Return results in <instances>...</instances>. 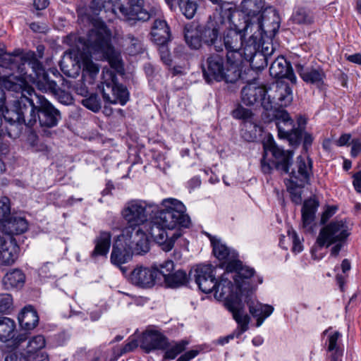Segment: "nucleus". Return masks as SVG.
<instances>
[{
	"instance_id": "nucleus-1",
	"label": "nucleus",
	"mask_w": 361,
	"mask_h": 361,
	"mask_svg": "<svg viewBox=\"0 0 361 361\" xmlns=\"http://www.w3.org/2000/svg\"><path fill=\"white\" fill-rule=\"evenodd\" d=\"M151 207L140 200L127 202L121 211V216L126 223L122 233L135 239L139 238L142 248L146 247V241H149L147 235H150L164 251L169 252L182 235L181 229L189 228L191 224L186 207L177 199H164L161 203V209L148 221L147 209Z\"/></svg>"
},
{
	"instance_id": "nucleus-2",
	"label": "nucleus",
	"mask_w": 361,
	"mask_h": 361,
	"mask_svg": "<svg viewBox=\"0 0 361 361\" xmlns=\"http://www.w3.org/2000/svg\"><path fill=\"white\" fill-rule=\"evenodd\" d=\"M143 0H92V54L108 61L116 72L123 70L120 54L111 44V32L103 20H113L118 18L124 20H142L149 18L143 9Z\"/></svg>"
},
{
	"instance_id": "nucleus-3",
	"label": "nucleus",
	"mask_w": 361,
	"mask_h": 361,
	"mask_svg": "<svg viewBox=\"0 0 361 361\" xmlns=\"http://www.w3.org/2000/svg\"><path fill=\"white\" fill-rule=\"evenodd\" d=\"M224 8H225L226 18L228 22L233 25L234 27L228 29L224 33V45L227 51L226 57L228 58V62L231 64H235L234 68L231 69V75H228L231 80H234L235 77L238 75V67L243 66V52L245 44L248 41V38L246 39V36L249 37L254 33L255 30H251L250 25L245 23V27L240 29L238 25H236L233 20L235 11L231 6V4H224L221 6V13L223 14Z\"/></svg>"
},
{
	"instance_id": "nucleus-4",
	"label": "nucleus",
	"mask_w": 361,
	"mask_h": 361,
	"mask_svg": "<svg viewBox=\"0 0 361 361\" xmlns=\"http://www.w3.org/2000/svg\"><path fill=\"white\" fill-rule=\"evenodd\" d=\"M86 35L87 38L75 35L68 37L75 44L59 63L61 71L67 77L76 78L81 69L83 78L90 76V30H87Z\"/></svg>"
},
{
	"instance_id": "nucleus-5",
	"label": "nucleus",
	"mask_w": 361,
	"mask_h": 361,
	"mask_svg": "<svg viewBox=\"0 0 361 361\" xmlns=\"http://www.w3.org/2000/svg\"><path fill=\"white\" fill-rule=\"evenodd\" d=\"M230 272L227 271L221 276L219 282H216V286L214 288V297L217 300H224L226 307L232 313L233 317L238 324L234 334L239 337L242 334L248 329L250 321L249 315L245 312L244 304L242 302L238 292L239 289L235 287L233 290V285L230 280Z\"/></svg>"
},
{
	"instance_id": "nucleus-6",
	"label": "nucleus",
	"mask_w": 361,
	"mask_h": 361,
	"mask_svg": "<svg viewBox=\"0 0 361 361\" xmlns=\"http://www.w3.org/2000/svg\"><path fill=\"white\" fill-rule=\"evenodd\" d=\"M240 12L250 19L245 21L249 24L255 32H263L269 37H274L279 27V17L272 11L269 19H265L264 11L267 10L265 0H243L240 4Z\"/></svg>"
},
{
	"instance_id": "nucleus-7",
	"label": "nucleus",
	"mask_w": 361,
	"mask_h": 361,
	"mask_svg": "<svg viewBox=\"0 0 361 361\" xmlns=\"http://www.w3.org/2000/svg\"><path fill=\"white\" fill-rule=\"evenodd\" d=\"M35 97H40L35 92L33 88L30 87L27 94L23 93L20 97L14 100L12 104L6 109L4 120L11 126H25L32 128L37 123Z\"/></svg>"
},
{
	"instance_id": "nucleus-8",
	"label": "nucleus",
	"mask_w": 361,
	"mask_h": 361,
	"mask_svg": "<svg viewBox=\"0 0 361 361\" xmlns=\"http://www.w3.org/2000/svg\"><path fill=\"white\" fill-rule=\"evenodd\" d=\"M264 154L261 160L262 170L268 173L273 166L285 173H289L291 165L293 152L284 150L277 146L272 137H269L263 143Z\"/></svg>"
},
{
	"instance_id": "nucleus-9",
	"label": "nucleus",
	"mask_w": 361,
	"mask_h": 361,
	"mask_svg": "<svg viewBox=\"0 0 361 361\" xmlns=\"http://www.w3.org/2000/svg\"><path fill=\"white\" fill-rule=\"evenodd\" d=\"M1 62L10 71H16L18 74L25 76L27 75V64L35 73L36 80L46 71L39 59L37 58L36 52L33 51L23 54L22 49H15L12 53L6 54Z\"/></svg>"
},
{
	"instance_id": "nucleus-10",
	"label": "nucleus",
	"mask_w": 361,
	"mask_h": 361,
	"mask_svg": "<svg viewBox=\"0 0 361 361\" xmlns=\"http://www.w3.org/2000/svg\"><path fill=\"white\" fill-rule=\"evenodd\" d=\"M138 239L122 233L118 235L111 254V263L118 267L127 263L132 257L133 250L137 254L148 252L149 241H146V247L142 248Z\"/></svg>"
},
{
	"instance_id": "nucleus-11",
	"label": "nucleus",
	"mask_w": 361,
	"mask_h": 361,
	"mask_svg": "<svg viewBox=\"0 0 361 361\" xmlns=\"http://www.w3.org/2000/svg\"><path fill=\"white\" fill-rule=\"evenodd\" d=\"M233 65L228 62L226 57V64L224 66L223 57L219 54H212L202 65L204 78L208 83L213 80H223L226 82L234 83L241 77L243 66L238 67V75L235 77L236 78L231 80L228 75H231V69L233 70Z\"/></svg>"
},
{
	"instance_id": "nucleus-12",
	"label": "nucleus",
	"mask_w": 361,
	"mask_h": 361,
	"mask_svg": "<svg viewBox=\"0 0 361 361\" xmlns=\"http://www.w3.org/2000/svg\"><path fill=\"white\" fill-rule=\"evenodd\" d=\"M116 75L114 71L104 69L102 71V81L98 85L99 92L102 94L104 100L112 103H119L125 105L129 99V93L126 87L116 82Z\"/></svg>"
},
{
	"instance_id": "nucleus-13",
	"label": "nucleus",
	"mask_w": 361,
	"mask_h": 361,
	"mask_svg": "<svg viewBox=\"0 0 361 361\" xmlns=\"http://www.w3.org/2000/svg\"><path fill=\"white\" fill-rule=\"evenodd\" d=\"M263 32H254L250 37L245 44L243 52V63L249 62L251 68L255 70H261L268 64V55L273 53L274 49L271 47V51H269V47H263L261 51H259V43L262 38Z\"/></svg>"
},
{
	"instance_id": "nucleus-14",
	"label": "nucleus",
	"mask_w": 361,
	"mask_h": 361,
	"mask_svg": "<svg viewBox=\"0 0 361 361\" xmlns=\"http://www.w3.org/2000/svg\"><path fill=\"white\" fill-rule=\"evenodd\" d=\"M350 234V228L345 220L332 221L320 230L317 243L321 247H329L337 242H345Z\"/></svg>"
},
{
	"instance_id": "nucleus-15",
	"label": "nucleus",
	"mask_w": 361,
	"mask_h": 361,
	"mask_svg": "<svg viewBox=\"0 0 361 361\" xmlns=\"http://www.w3.org/2000/svg\"><path fill=\"white\" fill-rule=\"evenodd\" d=\"M37 99V122L42 128H52L57 126L61 120L60 111L54 106L44 96L35 97Z\"/></svg>"
},
{
	"instance_id": "nucleus-16",
	"label": "nucleus",
	"mask_w": 361,
	"mask_h": 361,
	"mask_svg": "<svg viewBox=\"0 0 361 361\" xmlns=\"http://www.w3.org/2000/svg\"><path fill=\"white\" fill-rule=\"evenodd\" d=\"M267 90L263 85L255 82L247 84L241 90V100L246 106H254L260 104L267 111L273 109V101L271 96L267 97Z\"/></svg>"
},
{
	"instance_id": "nucleus-17",
	"label": "nucleus",
	"mask_w": 361,
	"mask_h": 361,
	"mask_svg": "<svg viewBox=\"0 0 361 361\" xmlns=\"http://www.w3.org/2000/svg\"><path fill=\"white\" fill-rule=\"evenodd\" d=\"M278 134L281 138L287 139L292 145L300 142V130H295L293 121L286 111H278L276 115Z\"/></svg>"
},
{
	"instance_id": "nucleus-18",
	"label": "nucleus",
	"mask_w": 361,
	"mask_h": 361,
	"mask_svg": "<svg viewBox=\"0 0 361 361\" xmlns=\"http://www.w3.org/2000/svg\"><path fill=\"white\" fill-rule=\"evenodd\" d=\"M190 274L192 275L199 288L205 293L213 291L216 286L214 269L210 264L197 266Z\"/></svg>"
},
{
	"instance_id": "nucleus-19",
	"label": "nucleus",
	"mask_w": 361,
	"mask_h": 361,
	"mask_svg": "<svg viewBox=\"0 0 361 361\" xmlns=\"http://www.w3.org/2000/svg\"><path fill=\"white\" fill-rule=\"evenodd\" d=\"M16 328V322L13 319L0 317V341L6 343L12 340V346L15 348H18L27 340V336L25 333H20L14 337Z\"/></svg>"
},
{
	"instance_id": "nucleus-20",
	"label": "nucleus",
	"mask_w": 361,
	"mask_h": 361,
	"mask_svg": "<svg viewBox=\"0 0 361 361\" xmlns=\"http://www.w3.org/2000/svg\"><path fill=\"white\" fill-rule=\"evenodd\" d=\"M225 8L223 14L220 12V16L215 22L209 23L207 27L201 30L202 41L209 46H214L216 51H223V45L221 39L219 38L221 25L224 23Z\"/></svg>"
},
{
	"instance_id": "nucleus-21",
	"label": "nucleus",
	"mask_w": 361,
	"mask_h": 361,
	"mask_svg": "<svg viewBox=\"0 0 361 361\" xmlns=\"http://www.w3.org/2000/svg\"><path fill=\"white\" fill-rule=\"evenodd\" d=\"M295 71L304 82L307 84L321 86L324 84L326 74L319 66H312L307 63H298Z\"/></svg>"
},
{
	"instance_id": "nucleus-22",
	"label": "nucleus",
	"mask_w": 361,
	"mask_h": 361,
	"mask_svg": "<svg viewBox=\"0 0 361 361\" xmlns=\"http://www.w3.org/2000/svg\"><path fill=\"white\" fill-rule=\"evenodd\" d=\"M60 82L62 85H70V82L63 78L56 68H49L36 80L37 86L39 90L51 93L59 87L57 83Z\"/></svg>"
},
{
	"instance_id": "nucleus-23",
	"label": "nucleus",
	"mask_w": 361,
	"mask_h": 361,
	"mask_svg": "<svg viewBox=\"0 0 361 361\" xmlns=\"http://www.w3.org/2000/svg\"><path fill=\"white\" fill-rule=\"evenodd\" d=\"M140 347L146 353L155 350H164L168 346L167 338L157 330H146L142 336Z\"/></svg>"
},
{
	"instance_id": "nucleus-24",
	"label": "nucleus",
	"mask_w": 361,
	"mask_h": 361,
	"mask_svg": "<svg viewBox=\"0 0 361 361\" xmlns=\"http://www.w3.org/2000/svg\"><path fill=\"white\" fill-rule=\"evenodd\" d=\"M213 246V253L220 261L226 264V270L232 271L236 267L238 254L235 250H231L219 240L214 238L210 239Z\"/></svg>"
},
{
	"instance_id": "nucleus-25",
	"label": "nucleus",
	"mask_w": 361,
	"mask_h": 361,
	"mask_svg": "<svg viewBox=\"0 0 361 361\" xmlns=\"http://www.w3.org/2000/svg\"><path fill=\"white\" fill-rule=\"evenodd\" d=\"M132 283L142 288H151L157 279V271L152 268L138 266L135 268L130 276Z\"/></svg>"
},
{
	"instance_id": "nucleus-26",
	"label": "nucleus",
	"mask_w": 361,
	"mask_h": 361,
	"mask_svg": "<svg viewBox=\"0 0 361 361\" xmlns=\"http://www.w3.org/2000/svg\"><path fill=\"white\" fill-rule=\"evenodd\" d=\"M164 267H166V271L162 270V273L167 287L176 288L186 285L188 282L189 278L185 271L178 270L172 273L174 269V263L172 260H166Z\"/></svg>"
},
{
	"instance_id": "nucleus-27",
	"label": "nucleus",
	"mask_w": 361,
	"mask_h": 361,
	"mask_svg": "<svg viewBox=\"0 0 361 361\" xmlns=\"http://www.w3.org/2000/svg\"><path fill=\"white\" fill-rule=\"evenodd\" d=\"M28 229V222L25 217L13 214L0 224V231L8 235H20Z\"/></svg>"
},
{
	"instance_id": "nucleus-28",
	"label": "nucleus",
	"mask_w": 361,
	"mask_h": 361,
	"mask_svg": "<svg viewBox=\"0 0 361 361\" xmlns=\"http://www.w3.org/2000/svg\"><path fill=\"white\" fill-rule=\"evenodd\" d=\"M20 248L16 240L11 238L5 240L0 247V264L1 265L10 266L15 263L20 255Z\"/></svg>"
},
{
	"instance_id": "nucleus-29",
	"label": "nucleus",
	"mask_w": 361,
	"mask_h": 361,
	"mask_svg": "<svg viewBox=\"0 0 361 361\" xmlns=\"http://www.w3.org/2000/svg\"><path fill=\"white\" fill-rule=\"evenodd\" d=\"M1 65H0V79H4V86L5 87L10 90L15 92H21V94L23 93L27 94V91L30 89H25L24 86L25 85V75H20L18 74L16 76H14V75L16 73V71H11L12 73L8 75H4L2 73V71L4 68H8L6 66L4 65V63L1 62Z\"/></svg>"
},
{
	"instance_id": "nucleus-30",
	"label": "nucleus",
	"mask_w": 361,
	"mask_h": 361,
	"mask_svg": "<svg viewBox=\"0 0 361 361\" xmlns=\"http://www.w3.org/2000/svg\"><path fill=\"white\" fill-rule=\"evenodd\" d=\"M269 73L274 78H286L292 83H296V76L290 67L289 63L283 57H278L274 62H272L269 68Z\"/></svg>"
},
{
	"instance_id": "nucleus-31",
	"label": "nucleus",
	"mask_w": 361,
	"mask_h": 361,
	"mask_svg": "<svg viewBox=\"0 0 361 361\" xmlns=\"http://www.w3.org/2000/svg\"><path fill=\"white\" fill-rule=\"evenodd\" d=\"M20 327L25 331L34 329L39 324V316L33 306H25L18 316Z\"/></svg>"
},
{
	"instance_id": "nucleus-32",
	"label": "nucleus",
	"mask_w": 361,
	"mask_h": 361,
	"mask_svg": "<svg viewBox=\"0 0 361 361\" xmlns=\"http://www.w3.org/2000/svg\"><path fill=\"white\" fill-rule=\"evenodd\" d=\"M273 105L279 106H287L293 101L292 89L288 84L284 82H278L274 86V94L271 98Z\"/></svg>"
},
{
	"instance_id": "nucleus-33",
	"label": "nucleus",
	"mask_w": 361,
	"mask_h": 361,
	"mask_svg": "<svg viewBox=\"0 0 361 361\" xmlns=\"http://www.w3.org/2000/svg\"><path fill=\"white\" fill-rule=\"evenodd\" d=\"M152 39L157 44H166L170 39V30L164 20L156 19L151 31Z\"/></svg>"
},
{
	"instance_id": "nucleus-34",
	"label": "nucleus",
	"mask_w": 361,
	"mask_h": 361,
	"mask_svg": "<svg viewBox=\"0 0 361 361\" xmlns=\"http://www.w3.org/2000/svg\"><path fill=\"white\" fill-rule=\"evenodd\" d=\"M247 303L250 313L257 319V326H260L264 319L270 316L274 310L271 305H263L257 301L250 300Z\"/></svg>"
},
{
	"instance_id": "nucleus-35",
	"label": "nucleus",
	"mask_w": 361,
	"mask_h": 361,
	"mask_svg": "<svg viewBox=\"0 0 361 361\" xmlns=\"http://www.w3.org/2000/svg\"><path fill=\"white\" fill-rule=\"evenodd\" d=\"M111 233L107 231L100 232L99 236L95 238V247L92 252V258L102 257L106 258L111 246Z\"/></svg>"
},
{
	"instance_id": "nucleus-36",
	"label": "nucleus",
	"mask_w": 361,
	"mask_h": 361,
	"mask_svg": "<svg viewBox=\"0 0 361 361\" xmlns=\"http://www.w3.org/2000/svg\"><path fill=\"white\" fill-rule=\"evenodd\" d=\"M296 168L293 169L289 173L291 175V178L299 180L302 183L307 181L309 178L310 174L312 171V161L310 159H307L306 162L304 157L299 156L297 158Z\"/></svg>"
},
{
	"instance_id": "nucleus-37",
	"label": "nucleus",
	"mask_w": 361,
	"mask_h": 361,
	"mask_svg": "<svg viewBox=\"0 0 361 361\" xmlns=\"http://www.w3.org/2000/svg\"><path fill=\"white\" fill-rule=\"evenodd\" d=\"M25 281V274L19 269H13L7 272L2 279L5 289L10 290L23 286Z\"/></svg>"
},
{
	"instance_id": "nucleus-38",
	"label": "nucleus",
	"mask_w": 361,
	"mask_h": 361,
	"mask_svg": "<svg viewBox=\"0 0 361 361\" xmlns=\"http://www.w3.org/2000/svg\"><path fill=\"white\" fill-rule=\"evenodd\" d=\"M318 207L319 202L314 198H310L304 202L302 208V221L303 228H311V225L314 221Z\"/></svg>"
},
{
	"instance_id": "nucleus-39",
	"label": "nucleus",
	"mask_w": 361,
	"mask_h": 361,
	"mask_svg": "<svg viewBox=\"0 0 361 361\" xmlns=\"http://www.w3.org/2000/svg\"><path fill=\"white\" fill-rule=\"evenodd\" d=\"M236 263L238 264H236V267L233 269V270L227 271L230 273L235 272V274L231 277L234 279L237 289L241 291L245 283L244 280L249 279L253 276L255 270L252 268L243 266L242 262L238 259L236 260Z\"/></svg>"
},
{
	"instance_id": "nucleus-40",
	"label": "nucleus",
	"mask_w": 361,
	"mask_h": 361,
	"mask_svg": "<svg viewBox=\"0 0 361 361\" xmlns=\"http://www.w3.org/2000/svg\"><path fill=\"white\" fill-rule=\"evenodd\" d=\"M45 338L42 335H37L32 337L27 342L26 350L25 353L31 357H35L36 355L44 354L47 356V361H49V356L47 353L43 352L42 350L45 347Z\"/></svg>"
},
{
	"instance_id": "nucleus-41",
	"label": "nucleus",
	"mask_w": 361,
	"mask_h": 361,
	"mask_svg": "<svg viewBox=\"0 0 361 361\" xmlns=\"http://www.w3.org/2000/svg\"><path fill=\"white\" fill-rule=\"evenodd\" d=\"M90 85V76L81 77V79L75 85V90L78 94L84 97L81 102L82 104L87 109H90V94L89 90V85Z\"/></svg>"
},
{
	"instance_id": "nucleus-42",
	"label": "nucleus",
	"mask_w": 361,
	"mask_h": 361,
	"mask_svg": "<svg viewBox=\"0 0 361 361\" xmlns=\"http://www.w3.org/2000/svg\"><path fill=\"white\" fill-rule=\"evenodd\" d=\"M292 20L298 25H310L314 22V16L310 9L300 7L293 13Z\"/></svg>"
},
{
	"instance_id": "nucleus-43",
	"label": "nucleus",
	"mask_w": 361,
	"mask_h": 361,
	"mask_svg": "<svg viewBox=\"0 0 361 361\" xmlns=\"http://www.w3.org/2000/svg\"><path fill=\"white\" fill-rule=\"evenodd\" d=\"M185 40L187 44L193 49H197L201 47L202 41L201 30L197 27L185 28Z\"/></svg>"
},
{
	"instance_id": "nucleus-44",
	"label": "nucleus",
	"mask_w": 361,
	"mask_h": 361,
	"mask_svg": "<svg viewBox=\"0 0 361 361\" xmlns=\"http://www.w3.org/2000/svg\"><path fill=\"white\" fill-rule=\"evenodd\" d=\"M25 352H10L5 357V361H47V356L44 354L36 355L31 357Z\"/></svg>"
},
{
	"instance_id": "nucleus-45",
	"label": "nucleus",
	"mask_w": 361,
	"mask_h": 361,
	"mask_svg": "<svg viewBox=\"0 0 361 361\" xmlns=\"http://www.w3.org/2000/svg\"><path fill=\"white\" fill-rule=\"evenodd\" d=\"M188 344V343L186 341H181L171 344L168 342V346L164 349V358L171 360L176 358L178 355L184 351Z\"/></svg>"
},
{
	"instance_id": "nucleus-46",
	"label": "nucleus",
	"mask_w": 361,
	"mask_h": 361,
	"mask_svg": "<svg viewBox=\"0 0 361 361\" xmlns=\"http://www.w3.org/2000/svg\"><path fill=\"white\" fill-rule=\"evenodd\" d=\"M178 7L181 13L188 19L194 17L197 6V4L192 0H178Z\"/></svg>"
},
{
	"instance_id": "nucleus-47",
	"label": "nucleus",
	"mask_w": 361,
	"mask_h": 361,
	"mask_svg": "<svg viewBox=\"0 0 361 361\" xmlns=\"http://www.w3.org/2000/svg\"><path fill=\"white\" fill-rule=\"evenodd\" d=\"M78 23L82 25L84 27L90 25V6L82 5L81 4L78 6Z\"/></svg>"
},
{
	"instance_id": "nucleus-48",
	"label": "nucleus",
	"mask_w": 361,
	"mask_h": 361,
	"mask_svg": "<svg viewBox=\"0 0 361 361\" xmlns=\"http://www.w3.org/2000/svg\"><path fill=\"white\" fill-rule=\"evenodd\" d=\"M13 307V300L11 294H0V314H9Z\"/></svg>"
},
{
	"instance_id": "nucleus-49",
	"label": "nucleus",
	"mask_w": 361,
	"mask_h": 361,
	"mask_svg": "<svg viewBox=\"0 0 361 361\" xmlns=\"http://www.w3.org/2000/svg\"><path fill=\"white\" fill-rule=\"evenodd\" d=\"M13 214L11 212V202L8 197H1L0 198V224L6 221Z\"/></svg>"
},
{
	"instance_id": "nucleus-50",
	"label": "nucleus",
	"mask_w": 361,
	"mask_h": 361,
	"mask_svg": "<svg viewBox=\"0 0 361 361\" xmlns=\"http://www.w3.org/2000/svg\"><path fill=\"white\" fill-rule=\"evenodd\" d=\"M340 337L341 334L338 331H335L329 336L328 350L330 352H334L331 355V358L334 357L339 358L340 354L338 353V346L337 345V342Z\"/></svg>"
},
{
	"instance_id": "nucleus-51",
	"label": "nucleus",
	"mask_w": 361,
	"mask_h": 361,
	"mask_svg": "<svg viewBox=\"0 0 361 361\" xmlns=\"http://www.w3.org/2000/svg\"><path fill=\"white\" fill-rule=\"evenodd\" d=\"M52 94L55 96L59 102L64 105H70L73 102L72 94L66 90H61L60 87H58Z\"/></svg>"
},
{
	"instance_id": "nucleus-52",
	"label": "nucleus",
	"mask_w": 361,
	"mask_h": 361,
	"mask_svg": "<svg viewBox=\"0 0 361 361\" xmlns=\"http://www.w3.org/2000/svg\"><path fill=\"white\" fill-rule=\"evenodd\" d=\"M232 116L235 119L248 121L252 118L253 114L251 110L238 105L233 111Z\"/></svg>"
},
{
	"instance_id": "nucleus-53",
	"label": "nucleus",
	"mask_w": 361,
	"mask_h": 361,
	"mask_svg": "<svg viewBox=\"0 0 361 361\" xmlns=\"http://www.w3.org/2000/svg\"><path fill=\"white\" fill-rule=\"evenodd\" d=\"M288 236L293 243L292 251L295 253L302 252L303 250V245L295 231L293 228L289 229L288 231Z\"/></svg>"
},
{
	"instance_id": "nucleus-54",
	"label": "nucleus",
	"mask_w": 361,
	"mask_h": 361,
	"mask_svg": "<svg viewBox=\"0 0 361 361\" xmlns=\"http://www.w3.org/2000/svg\"><path fill=\"white\" fill-rule=\"evenodd\" d=\"M49 0H33L32 6L36 11V16L40 17L42 14L39 11L46 9L49 6Z\"/></svg>"
},
{
	"instance_id": "nucleus-55",
	"label": "nucleus",
	"mask_w": 361,
	"mask_h": 361,
	"mask_svg": "<svg viewBox=\"0 0 361 361\" xmlns=\"http://www.w3.org/2000/svg\"><path fill=\"white\" fill-rule=\"evenodd\" d=\"M159 54L161 61L166 65H171V55L169 54L168 47L166 46V44H159Z\"/></svg>"
},
{
	"instance_id": "nucleus-56",
	"label": "nucleus",
	"mask_w": 361,
	"mask_h": 361,
	"mask_svg": "<svg viewBox=\"0 0 361 361\" xmlns=\"http://www.w3.org/2000/svg\"><path fill=\"white\" fill-rule=\"evenodd\" d=\"M288 190L290 194L292 201L295 204H300L302 202V194L300 188L298 186H295L289 187Z\"/></svg>"
},
{
	"instance_id": "nucleus-57",
	"label": "nucleus",
	"mask_w": 361,
	"mask_h": 361,
	"mask_svg": "<svg viewBox=\"0 0 361 361\" xmlns=\"http://www.w3.org/2000/svg\"><path fill=\"white\" fill-rule=\"evenodd\" d=\"M336 206H328L323 212L321 218V223L325 224L337 211Z\"/></svg>"
},
{
	"instance_id": "nucleus-58",
	"label": "nucleus",
	"mask_w": 361,
	"mask_h": 361,
	"mask_svg": "<svg viewBox=\"0 0 361 361\" xmlns=\"http://www.w3.org/2000/svg\"><path fill=\"white\" fill-rule=\"evenodd\" d=\"M352 147L350 151V155L353 157H357L361 152V141L360 140H352Z\"/></svg>"
},
{
	"instance_id": "nucleus-59",
	"label": "nucleus",
	"mask_w": 361,
	"mask_h": 361,
	"mask_svg": "<svg viewBox=\"0 0 361 361\" xmlns=\"http://www.w3.org/2000/svg\"><path fill=\"white\" fill-rule=\"evenodd\" d=\"M250 128H252L255 132L253 134H250V135H247L246 133H245L243 134V137L246 140H247L249 142H252L255 139H257V132L259 131V133H260L262 131V128H261V127L258 126L257 125L252 124V123L250 125Z\"/></svg>"
},
{
	"instance_id": "nucleus-60",
	"label": "nucleus",
	"mask_w": 361,
	"mask_h": 361,
	"mask_svg": "<svg viewBox=\"0 0 361 361\" xmlns=\"http://www.w3.org/2000/svg\"><path fill=\"white\" fill-rule=\"evenodd\" d=\"M199 354V350H191L182 355L177 361H190Z\"/></svg>"
},
{
	"instance_id": "nucleus-61",
	"label": "nucleus",
	"mask_w": 361,
	"mask_h": 361,
	"mask_svg": "<svg viewBox=\"0 0 361 361\" xmlns=\"http://www.w3.org/2000/svg\"><path fill=\"white\" fill-rule=\"evenodd\" d=\"M27 140L28 143L33 147L37 145L39 142V137L37 133L34 130H30L27 135Z\"/></svg>"
},
{
	"instance_id": "nucleus-62",
	"label": "nucleus",
	"mask_w": 361,
	"mask_h": 361,
	"mask_svg": "<svg viewBox=\"0 0 361 361\" xmlns=\"http://www.w3.org/2000/svg\"><path fill=\"white\" fill-rule=\"evenodd\" d=\"M353 186L357 192H361V171L353 175Z\"/></svg>"
},
{
	"instance_id": "nucleus-63",
	"label": "nucleus",
	"mask_w": 361,
	"mask_h": 361,
	"mask_svg": "<svg viewBox=\"0 0 361 361\" xmlns=\"http://www.w3.org/2000/svg\"><path fill=\"white\" fill-rule=\"evenodd\" d=\"M298 123V128H295V130H300V139L302 138V136L303 135V131L305 130V125L307 123V119L302 116H299L298 117L297 120Z\"/></svg>"
},
{
	"instance_id": "nucleus-64",
	"label": "nucleus",
	"mask_w": 361,
	"mask_h": 361,
	"mask_svg": "<svg viewBox=\"0 0 361 361\" xmlns=\"http://www.w3.org/2000/svg\"><path fill=\"white\" fill-rule=\"evenodd\" d=\"M30 28L35 32H44L46 30V25L34 22L30 24Z\"/></svg>"
}]
</instances>
